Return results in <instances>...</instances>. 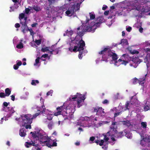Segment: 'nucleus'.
<instances>
[{
    "label": "nucleus",
    "instance_id": "1",
    "mask_svg": "<svg viewBox=\"0 0 150 150\" xmlns=\"http://www.w3.org/2000/svg\"><path fill=\"white\" fill-rule=\"evenodd\" d=\"M101 22H92L91 23V25L87 26L85 29V27L81 26L78 27L77 30L78 35H77L74 40H76V43L77 45L75 46V49L74 51H75L76 49L78 48V50H80L83 49V47L85 46L84 42L82 40V36L84 34V32L86 31L88 32L91 31L93 33L96 28L99 26Z\"/></svg>",
    "mask_w": 150,
    "mask_h": 150
},
{
    "label": "nucleus",
    "instance_id": "2",
    "mask_svg": "<svg viewBox=\"0 0 150 150\" xmlns=\"http://www.w3.org/2000/svg\"><path fill=\"white\" fill-rule=\"evenodd\" d=\"M116 122H113L110 127V129L109 131L107 132L106 135H104V140L106 142H107L109 138L108 136H110L112 141H116L114 137L121 138L125 135L123 132H120L117 133V126Z\"/></svg>",
    "mask_w": 150,
    "mask_h": 150
},
{
    "label": "nucleus",
    "instance_id": "3",
    "mask_svg": "<svg viewBox=\"0 0 150 150\" xmlns=\"http://www.w3.org/2000/svg\"><path fill=\"white\" fill-rule=\"evenodd\" d=\"M31 115L28 114L25 115L21 116V117L16 119V120H19V124L23 126H25L26 129H31V127L30 124L32 122V120L30 119Z\"/></svg>",
    "mask_w": 150,
    "mask_h": 150
},
{
    "label": "nucleus",
    "instance_id": "4",
    "mask_svg": "<svg viewBox=\"0 0 150 150\" xmlns=\"http://www.w3.org/2000/svg\"><path fill=\"white\" fill-rule=\"evenodd\" d=\"M30 134H32V135L34 137H38L40 139L41 144H46L47 146H48V143L50 142V139L47 136L42 135L40 132L35 134L33 132H31Z\"/></svg>",
    "mask_w": 150,
    "mask_h": 150
},
{
    "label": "nucleus",
    "instance_id": "5",
    "mask_svg": "<svg viewBox=\"0 0 150 150\" xmlns=\"http://www.w3.org/2000/svg\"><path fill=\"white\" fill-rule=\"evenodd\" d=\"M84 0H81L80 3L75 4L69 8L68 10L65 12L66 15L69 16L74 15L75 12L79 9L80 4Z\"/></svg>",
    "mask_w": 150,
    "mask_h": 150
},
{
    "label": "nucleus",
    "instance_id": "6",
    "mask_svg": "<svg viewBox=\"0 0 150 150\" xmlns=\"http://www.w3.org/2000/svg\"><path fill=\"white\" fill-rule=\"evenodd\" d=\"M108 52V56L112 57L113 60L115 61L117 59V55L115 53L113 52L109 49L105 48L103 50L99 52V54H105L106 52Z\"/></svg>",
    "mask_w": 150,
    "mask_h": 150
},
{
    "label": "nucleus",
    "instance_id": "7",
    "mask_svg": "<svg viewBox=\"0 0 150 150\" xmlns=\"http://www.w3.org/2000/svg\"><path fill=\"white\" fill-rule=\"evenodd\" d=\"M74 97H70V100H74L75 98H77V103L78 104V108H79L80 107V106L79 105V104L80 103H81L82 100H85V98L84 97V96H82V95L80 94L79 93H77V95L75 96H74Z\"/></svg>",
    "mask_w": 150,
    "mask_h": 150
},
{
    "label": "nucleus",
    "instance_id": "8",
    "mask_svg": "<svg viewBox=\"0 0 150 150\" xmlns=\"http://www.w3.org/2000/svg\"><path fill=\"white\" fill-rule=\"evenodd\" d=\"M94 109V112H96V115L101 116L104 115L105 112L103 109L102 108H95Z\"/></svg>",
    "mask_w": 150,
    "mask_h": 150
},
{
    "label": "nucleus",
    "instance_id": "9",
    "mask_svg": "<svg viewBox=\"0 0 150 150\" xmlns=\"http://www.w3.org/2000/svg\"><path fill=\"white\" fill-rule=\"evenodd\" d=\"M145 77H143L142 79L140 78L138 79L137 78H135L133 80V83L134 84L137 83H139L140 85L142 86L145 82Z\"/></svg>",
    "mask_w": 150,
    "mask_h": 150
},
{
    "label": "nucleus",
    "instance_id": "10",
    "mask_svg": "<svg viewBox=\"0 0 150 150\" xmlns=\"http://www.w3.org/2000/svg\"><path fill=\"white\" fill-rule=\"evenodd\" d=\"M145 50L146 52H148V54L144 58V62H149L150 60V57L149 55V53H150V49L149 48H146V49H145Z\"/></svg>",
    "mask_w": 150,
    "mask_h": 150
},
{
    "label": "nucleus",
    "instance_id": "11",
    "mask_svg": "<svg viewBox=\"0 0 150 150\" xmlns=\"http://www.w3.org/2000/svg\"><path fill=\"white\" fill-rule=\"evenodd\" d=\"M25 146L27 148H29L32 145L33 146H35L36 147H37L38 144H35V143H34L33 141H31L30 142H27L25 143Z\"/></svg>",
    "mask_w": 150,
    "mask_h": 150
},
{
    "label": "nucleus",
    "instance_id": "12",
    "mask_svg": "<svg viewBox=\"0 0 150 150\" xmlns=\"http://www.w3.org/2000/svg\"><path fill=\"white\" fill-rule=\"evenodd\" d=\"M132 106V103L130 102H127L125 105V108L123 110H125L127 109H129V108Z\"/></svg>",
    "mask_w": 150,
    "mask_h": 150
},
{
    "label": "nucleus",
    "instance_id": "13",
    "mask_svg": "<svg viewBox=\"0 0 150 150\" xmlns=\"http://www.w3.org/2000/svg\"><path fill=\"white\" fill-rule=\"evenodd\" d=\"M73 34V31L70 29L67 30L65 32L64 34V36L66 35L69 36H71Z\"/></svg>",
    "mask_w": 150,
    "mask_h": 150
},
{
    "label": "nucleus",
    "instance_id": "14",
    "mask_svg": "<svg viewBox=\"0 0 150 150\" xmlns=\"http://www.w3.org/2000/svg\"><path fill=\"white\" fill-rule=\"evenodd\" d=\"M19 134L21 137H24L26 135V131L24 128L20 130Z\"/></svg>",
    "mask_w": 150,
    "mask_h": 150
},
{
    "label": "nucleus",
    "instance_id": "15",
    "mask_svg": "<svg viewBox=\"0 0 150 150\" xmlns=\"http://www.w3.org/2000/svg\"><path fill=\"white\" fill-rule=\"evenodd\" d=\"M32 11L34 10L36 12H38L41 10L40 7L37 5H34L33 7H31Z\"/></svg>",
    "mask_w": 150,
    "mask_h": 150
},
{
    "label": "nucleus",
    "instance_id": "16",
    "mask_svg": "<svg viewBox=\"0 0 150 150\" xmlns=\"http://www.w3.org/2000/svg\"><path fill=\"white\" fill-rule=\"evenodd\" d=\"M74 49H75V47L74 48L73 50H74ZM83 49H84V48H83V50H79L78 48H77L76 49V50L75 51H74V50H73V51H74V52H76L77 51H79V54L78 57H79V59H81L82 58V56H81L82 54V51Z\"/></svg>",
    "mask_w": 150,
    "mask_h": 150
},
{
    "label": "nucleus",
    "instance_id": "17",
    "mask_svg": "<svg viewBox=\"0 0 150 150\" xmlns=\"http://www.w3.org/2000/svg\"><path fill=\"white\" fill-rule=\"evenodd\" d=\"M119 44H122L123 46H125V45L128 44L127 40L126 39H122L121 40V42Z\"/></svg>",
    "mask_w": 150,
    "mask_h": 150
},
{
    "label": "nucleus",
    "instance_id": "18",
    "mask_svg": "<svg viewBox=\"0 0 150 150\" xmlns=\"http://www.w3.org/2000/svg\"><path fill=\"white\" fill-rule=\"evenodd\" d=\"M137 3H135L134 4H131V5L132 6H134L135 7L136 9L138 11L140 10L141 9V8L140 6H137Z\"/></svg>",
    "mask_w": 150,
    "mask_h": 150
},
{
    "label": "nucleus",
    "instance_id": "19",
    "mask_svg": "<svg viewBox=\"0 0 150 150\" xmlns=\"http://www.w3.org/2000/svg\"><path fill=\"white\" fill-rule=\"evenodd\" d=\"M21 23L22 25V26L21 27L22 29H26V30H27V29H28V27L27 26L25 22L23 23V22H21Z\"/></svg>",
    "mask_w": 150,
    "mask_h": 150
},
{
    "label": "nucleus",
    "instance_id": "20",
    "mask_svg": "<svg viewBox=\"0 0 150 150\" xmlns=\"http://www.w3.org/2000/svg\"><path fill=\"white\" fill-rule=\"evenodd\" d=\"M147 138H145L141 141L140 144L142 146H145L146 143V141L147 140Z\"/></svg>",
    "mask_w": 150,
    "mask_h": 150
},
{
    "label": "nucleus",
    "instance_id": "21",
    "mask_svg": "<svg viewBox=\"0 0 150 150\" xmlns=\"http://www.w3.org/2000/svg\"><path fill=\"white\" fill-rule=\"evenodd\" d=\"M32 11L31 7H29L28 8H26L25 10V13L27 14H28L30 12Z\"/></svg>",
    "mask_w": 150,
    "mask_h": 150
},
{
    "label": "nucleus",
    "instance_id": "22",
    "mask_svg": "<svg viewBox=\"0 0 150 150\" xmlns=\"http://www.w3.org/2000/svg\"><path fill=\"white\" fill-rule=\"evenodd\" d=\"M5 92L6 93L5 96H8L10 94L11 91L9 88H6L5 90Z\"/></svg>",
    "mask_w": 150,
    "mask_h": 150
},
{
    "label": "nucleus",
    "instance_id": "23",
    "mask_svg": "<svg viewBox=\"0 0 150 150\" xmlns=\"http://www.w3.org/2000/svg\"><path fill=\"white\" fill-rule=\"evenodd\" d=\"M95 142L97 144L99 143V145L100 146H102L103 145L104 142V140L103 139H102L100 141L98 140L96 141Z\"/></svg>",
    "mask_w": 150,
    "mask_h": 150
},
{
    "label": "nucleus",
    "instance_id": "24",
    "mask_svg": "<svg viewBox=\"0 0 150 150\" xmlns=\"http://www.w3.org/2000/svg\"><path fill=\"white\" fill-rule=\"evenodd\" d=\"M54 124L52 121L50 122L48 125V127L50 129H51L52 127L54 126Z\"/></svg>",
    "mask_w": 150,
    "mask_h": 150
},
{
    "label": "nucleus",
    "instance_id": "25",
    "mask_svg": "<svg viewBox=\"0 0 150 150\" xmlns=\"http://www.w3.org/2000/svg\"><path fill=\"white\" fill-rule=\"evenodd\" d=\"M123 125H126L127 126H129L131 125L129 122L128 120H126L123 122Z\"/></svg>",
    "mask_w": 150,
    "mask_h": 150
},
{
    "label": "nucleus",
    "instance_id": "26",
    "mask_svg": "<svg viewBox=\"0 0 150 150\" xmlns=\"http://www.w3.org/2000/svg\"><path fill=\"white\" fill-rule=\"evenodd\" d=\"M48 47H46L44 48H42L41 49V51L43 52H47L49 51V48Z\"/></svg>",
    "mask_w": 150,
    "mask_h": 150
},
{
    "label": "nucleus",
    "instance_id": "27",
    "mask_svg": "<svg viewBox=\"0 0 150 150\" xmlns=\"http://www.w3.org/2000/svg\"><path fill=\"white\" fill-rule=\"evenodd\" d=\"M53 114H49L47 115V119L49 120H51L54 116Z\"/></svg>",
    "mask_w": 150,
    "mask_h": 150
},
{
    "label": "nucleus",
    "instance_id": "28",
    "mask_svg": "<svg viewBox=\"0 0 150 150\" xmlns=\"http://www.w3.org/2000/svg\"><path fill=\"white\" fill-rule=\"evenodd\" d=\"M89 15L91 19H93L95 18V15L93 13H90Z\"/></svg>",
    "mask_w": 150,
    "mask_h": 150
},
{
    "label": "nucleus",
    "instance_id": "29",
    "mask_svg": "<svg viewBox=\"0 0 150 150\" xmlns=\"http://www.w3.org/2000/svg\"><path fill=\"white\" fill-rule=\"evenodd\" d=\"M16 47L19 49H21L23 47V44L21 42L19 44L17 45Z\"/></svg>",
    "mask_w": 150,
    "mask_h": 150
},
{
    "label": "nucleus",
    "instance_id": "30",
    "mask_svg": "<svg viewBox=\"0 0 150 150\" xmlns=\"http://www.w3.org/2000/svg\"><path fill=\"white\" fill-rule=\"evenodd\" d=\"M39 113L38 112L34 115L33 116L31 115V117H30V119H31L32 120L33 119L35 118L38 116L39 115Z\"/></svg>",
    "mask_w": 150,
    "mask_h": 150
},
{
    "label": "nucleus",
    "instance_id": "31",
    "mask_svg": "<svg viewBox=\"0 0 150 150\" xmlns=\"http://www.w3.org/2000/svg\"><path fill=\"white\" fill-rule=\"evenodd\" d=\"M40 59V58L39 57H38L35 59V63L34 64L35 66L37 64L39 63V60Z\"/></svg>",
    "mask_w": 150,
    "mask_h": 150
},
{
    "label": "nucleus",
    "instance_id": "32",
    "mask_svg": "<svg viewBox=\"0 0 150 150\" xmlns=\"http://www.w3.org/2000/svg\"><path fill=\"white\" fill-rule=\"evenodd\" d=\"M125 136L128 138H131L132 137L131 134L130 133H126Z\"/></svg>",
    "mask_w": 150,
    "mask_h": 150
},
{
    "label": "nucleus",
    "instance_id": "33",
    "mask_svg": "<svg viewBox=\"0 0 150 150\" xmlns=\"http://www.w3.org/2000/svg\"><path fill=\"white\" fill-rule=\"evenodd\" d=\"M130 52L132 54H137L139 53L137 51H136V50H134L132 51V50L130 51Z\"/></svg>",
    "mask_w": 150,
    "mask_h": 150
},
{
    "label": "nucleus",
    "instance_id": "34",
    "mask_svg": "<svg viewBox=\"0 0 150 150\" xmlns=\"http://www.w3.org/2000/svg\"><path fill=\"white\" fill-rule=\"evenodd\" d=\"M53 46H52L51 47V49H50V50H49V52H50V54H53L52 53V52L54 51V50L53 49Z\"/></svg>",
    "mask_w": 150,
    "mask_h": 150
},
{
    "label": "nucleus",
    "instance_id": "35",
    "mask_svg": "<svg viewBox=\"0 0 150 150\" xmlns=\"http://www.w3.org/2000/svg\"><path fill=\"white\" fill-rule=\"evenodd\" d=\"M141 125L143 128H146V122H142Z\"/></svg>",
    "mask_w": 150,
    "mask_h": 150
},
{
    "label": "nucleus",
    "instance_id": "36",
    "mask_svg": "<svg viewBox=\"0 0 150 150\" xmlns=\"http://www.w3.org/2000/svg\"><path fill=\"white\" fill-rule=\"evenodd\" d=\"M58 111L57 112L55 113L54 114V115L57 116L61 114V110H57Z\"/></svg>",
    "mask_w": 150,
    "mask_h": 150
},
{
    "label": "nucleus",
    "instance_id": "37",
    "mask_svg": "<svg viewBox=\"0 0 150 150\" xmlns=\"http://www.w3.org/2000/svg\"><path fill=\"white\" fill-rule=\"evenodd\" d=\"M57 110H61V112L62 111V110H64L63 106H61L60 107L57 108Z\"/></svg>",
    "mask_w": 150,
    "mask_h": 150
},
{
    "label": "nucleus",
    "instance_id": "38",
    "mask_svg": "<svg viewBox=\"0 0 150 150\" xmlns=\"http://www.w3.org/2000/svg\"><path fill=\"white\" fill-rule=\"evenodd\" d=\"M24 14L23 13L20 14L19 16V18L20 19H23L24 18Z\"/></svg>",
    "mask_w": 150,
    "mask_h": 150
},
{
    "label": "nucleus",
    "instance_id": "39",
    "mask_svg": "<svg viewBox=\"0 0 150 150\" xmlns=\"http://www.w3.org/2000/svg\"><path fill=\"white\" fill-rule=\"evenodd\" d=\"M132 29V28L130 26H128L126 27V30L128 32H130Z\"/></svg>",
    "mask_w": 150,
    "mask_h": 150
},
{
    "label": "nucleus",
    "instance_id": "40",
    "mask_svg": "<svg viewBox=\"0 0 150 150\" xmlns=\"http://www.w3.org/2000/svg\"><path fill=\"white\" fill-rule=\"evenodd\" d=\"M35 42L36 43V44L37 45H38L40 44L41 42V41L40 40H36Z\"/></svg>",
    "mask_w": 150,
    "mask_h": 150
},
{
    "label": "nucleus",
    "instance_id": "41",
    "mask_svg": "<svg viewBox=\"0 0 150 150\" xmlns=\"http://www.w3.org/2000/svg\"><path fill=\"white\" fill-rule=\"evenodd\" d=\"M5 93H0V97L1 98H3L5 96Z\"/></svg>",
    "mask_w": 150,
    "mask_h": 150
},
{
    "label": "nucleus",
    "instance_id": "42",
    "mask_svg": "<svg viewBox=\"0 0 150 150\" xmlns=\"http://www.w3.org/2000/svg\"><path fill=\"white\" fill-rule=\"evenodd\" d=\"M48 56V54H45L43 55L41 57V58H45Z\"/></svg>",
    "mask_w": 150,
    "mask_h": 150
},
{
    "label": "nucleus",
    "instance_id": "43",
    "mask_svg": "<svg viewBox=\"0 0 150 150\" xmlns=\"http://www.w3.org/2000/svg\"><path fill=\"white\" fill-rule=\"evenodd\" d=\"M11 110H8L10 111V113H13L15 112V111L12 108H11Z\"/></svg>",
    "mask_w": 150,
    "mask_h": 150
},
{
    "label": "nucleus",
    "instance_id": "44",
    "mask_svg": "<svg viewBox=\"0 0 150 150\" xmlns=\"http://www.w3.org/2000/svg\"><path fill=\"white\" fill-rule=\"evenodd\" d=\"M121 113V112H118L115 113V117H116V116L119 115Z\"/></svg>",
    "mask_w": 150,
    "mask_h": 150
},
{
    "label": "nucleus",
    "instance_id": "45",
    "mask_svg": "<svg viewBox=\"0 0 150 150\" xmlns=\"http://www.w3.org/2000/svg\"><path fill=\"white\" fill-rule=\"evenodd\" d=\"M144 110L145 111H147L149 109V107L147 106H145L144 108Z\"/></svg>",
    "mask_w": 150,
    "mask_h": 150
},
{
    "label": "nucleus",
    "instance_id": "46",
    "mask_svg": "<svg viewBox=\"0 0 150 150\" xmlns=\"http://www.w3.org/2000/svg\"><path fill=\"white\" fill-rule=\"evenodd\" d=\"M9 104V103H7L6 102H4L3 103V105L4 106L7 107L8 105Z\"/></svg>",
    "mask_w": 150,
    "mask_h": 150
},
{
    "label": "nucleus",
    "instance_id": "47",
    "mask_svg": "<svg viewBox=\"0 0 150 150\" xmlns=\"http://www.w3.org/2000/svg\"><path fill=\"white\" fill-rule=\"evenodd\" d=\"M18 66L17 65L15 64L13 66V68L15 69H17L18 68Z\"/></svg>",
    "mask_w": 150,
    "mask_h": 150
},
{
    "label": "nucleus",
    "instance_id": "48",
    "mask_svg": "<svg viewBox=\"0 0 150 150\" xmlns=\"http://www.w3.org/2000/svg\"><path fill=\"white\" fill-rule=\"evenodd\" d=\"M53 92V91L52 90H50V91H49L47 93V96L49 95L51 93H52Z\"/></svg>",
    "mask_w": 150,
    "mask_h": 150
},
{
    "label": "nucleus",
    "instance_id": "49",
    "mask_svg": "<svg viewBox=\"0 0 150 150\" xmlns=\"http://www.w3.org/2000/svg\"><path fill=\"white\" fill-rule=\"evenodd\" d=\"M128 63L127 62L125 61H122V62L121 63V64H124L125 65H126Z\"/></svg>",
    "mask_w": 150,
    "mask_h": 150
},
{
    "label": "nucleus",
    "instance_id": "50",
    "mask_svg": "<svg viewBox=\"0 0 150 150\" xmlns=\"http://www.w3.org/2000/svg\"><path fill=\"white\" fill-rule=\"evenodd\" d=\"M18 62L17 64V65L18 66H20L22 64V62L21 61H18Z\"/></svg>",
    "mask_w": 150,
    "mask_h": 150
},
{
    "label": "nucleus",
    "instance_id": "51",
    "mask_svg": "<svg viewBox=\"0 0 150 150\" xmlns=\"http://www.w3.org/2000/svg\"><path fill=\"white\" fill-rule=\"evenodd\" d=\"M31 83L32 85H35L36 84H35V81L34 80H32V82H31Z\"/></svg>",
    "mask_w": 150,
    "mask_h": 150
},
{
    "label": "nucleus",
    "instance_id": "52",
    "mask_svg": "<svg viewBox=\"0 0 150 150\" xmlns=\"http://www.w3.org/2000/svg\"><path fill=\"white\" fill-rule=\"evenodd\" d=\"M38 23H34L32 24L31 25L32 27H35L36 25H37Z\"/></svg>",
    "mask_w": 150,
    "mask_h": 150
},
{
    "label": "nucleus",
    "instance_id": "53",
    "mask_svg": "<svg viewBox=\"0 0 150 150\" xmlns=\"http://www.w3.org/2000/svg\"><path fill=\"white\" fill-rule=\"evenodd\" d=\"M95 139V137H91L90 138V140L93 141Z\"/></svg>",
    "mask_w": 150,
    "mask_h": 150
},
{
    "label": "nucleus",
    "instance_id": "54",
    "mask_svg": "<svg viewBox=\"0 0 150 150\" xmlns=\"http://www.w3.org/2000/svg\"><path fill=\"white\" fill-rule=\"evenodd\" d=\"M11 99L13 101H14L15 100V96L13 95H12L11 96Z\"/></svg>",
    "mask_w": 150,
    "mask_h": 150
},
{
    "label": "nucleus",
    "instance_id": "55",
    "mask_svg": "<svg viewBox=\"0 0 150 150\" xmlns=\"http://www.w3.org/2000/svg\"><path fill=\"white\" fill-rule=\"evenodd\" d=\"M15 27L16 28H19L20 27V25L19 23H16L15 25Z\"/></svg>",
    "mask_w": 150,
    "mask_h": 150
},
{
    "label": "nucleus",
    "instance_id": "56",
    "mask_svg": "<svg viewBox=\"0 0 150 150\" xmlns=\"http://www.w3.org/2000/svg\"><path fill=\"white\" fill-rule=\"evenodd\" d=\"M108 103V101L107 100H105L103 102V104L107 103Z\"/></svg>",
    "mask_w": 150,
    "mask_h": 150
},
{
    "label": "nucleus",
    "instance_id": "57",
    "mask_svg": "<svg viewBox=\"0 0 150 150\" xmlns=\"http://www.w3.org/2000/svg\"><path fill=\"white\" fill-rule=\"evenodd\" d=\"M57 144L56 142H54L52 144V146H56Z\"/></svg>",
    "mask_w": 150,
    "mask_h": 150
},
{
    "label": "nucleus",
    "instance_id": "58",
    "mask_svg": "<svg viewBox=\"0 0 150 150\" xmlns=\"http://www.w3.org/2000/svg\"><path fill=\"white\" fill-rule=\"evenodd\" d=\"M10 8L11 9L10 10V12H11L12 11H14V7H10Z\"/></svg>",
    "mask_w": 150,
    "mask_h": 150
},
{
    "label": "nucleus",
    "instance_id": "59",
    "mask_svg": "<svg viewBox=\"0 0 150 150\" xmlns=\"http://www.w3.org/2000/svg\"><path fill=\"white\" fill-rule=\"evenodd\" d=\"M108 13H109L108 11H106L105 12L104 14L105 15H107L108 14Z\"/></svg>",
    "mask_w": 150,
    "mask_h": 150
},
{
    "label": "nucleus",
    "instance_id": "60",
    "mask_svg": "<svg viewBox=\"0 0 150 150\" xmlns=\"http://www.w3.org/2000/svg\"><path fill=\"white\" fill-rule=\"evenodd\" d=\"M143 28H141L139 29V31L141 33H142V32L143 31Z\"/></svg>",
    "mask_w": 150,
    "mask_h": 150
},
{
    "label": "nucleus",
    "instance_id": "61",
    "mask_svg": "<svg viewBox=\"0 0 150 150\" xmlns=\"http://www.w3.org/2000/svg\"><path fill=\"white\" fill-rule=\"evenodd\" d=\"M6 108L7 109H9V108L8 107H7L6 108H5V107L3 109V110H4V111H6Z\"/></svg>",
    "mask_w": 150,
    "mask_h": 150
},
{
    "label": "nucleus",
    "instance_id": "62",
    "mask_svg": "<svg viewBox=\"0 0 150 150\" xmlns=\"http://www.w3.org/2000/svg\"><path fill=\"white\" fill-rule=\"evenodd\" d=\"M149 10H147V9H144V10H142V11H144V12H147Z\"/></svg>",
    "mask_w": 150,
    "mask_h": 150
},
{
    "label": "nucleus",
    "instance_id": "63",
    "mask_svg": "<svg viewBox=\"0 0 150 150\" xmlns=\"http://www.w3.org/2000/svg\"><path fill=\"white\" fill-rule=\"evenodd\" d=\"M107 8V6H104V7H103L102 9L103 10H105Z\"/></svg>",
    "mask_w": 150,
    "mask_h": 150
},
{
    "label": "nucleus",
    "instance_id": "64",
    "mask_svg": "<svg viewBox=\"0 0 150 150\" xmlns=\"http://www.w3.org/2000/svg\"><path fill=\"white\" fill-rule=\"evenodd\" d=\"M74 49H72V48H71V47H70L69 48V50L70 51H71V52H72V51H73V50Z\"/></svg>",
    "mask_w": 150,
    "mask_h": 150
}]
</instances>
